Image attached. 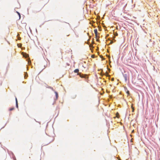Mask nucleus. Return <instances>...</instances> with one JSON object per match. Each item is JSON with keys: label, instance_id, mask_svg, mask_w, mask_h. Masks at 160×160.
Segmentation results:
<instances>
[{"label": "nucleus", "instance_id": "nucleus-1", "mask_svg": "<svg viewBox=\"0 0 160 160\" xmlns=\"http://www.w3.org/2000/svg\"><path fill=\"white\" fill-rule=\"evenodd\" d=\"M94 33L95 34V35L96 38H99V35H98L97 29H94Z\"/></svg>", "mask_w": 160, "mask_h": 160}, {"label": "nucleus", "instance_id": "nucleus-2", "mask_svg": "<svg viewBox=\"0 0 160 160\" xmlns=\"http://www.w3.org/2000/svg\"><path fill=\"white\" fill-rule=\"evenodd\" d=\"M80 77L82 78H84L86 79L88 78V76L87 74H82L80 75Z\"/></svg>", "mask_w": 160, "mask_h": 160}, {"label": "nucleus", "instance_id": "nucleus-3", "mask_svg": "<svg viewBox=\"0 0 160 160\" xmlns=\"http://www.w3.org/2000/svg\"><path fill=\"white\" fill-rule=\"evenodd\" d=\"M123 76L126 82L127 81L128 78V75L127 74H125L123 75Z\"/></svg>", "mask_w": 160, "mask_h": 160}, {"label": "nucleus", "instance_id": "nucleus-4", "mask_svg": "<svg viewBox=\"0 0 160 160\" xmlns=\"http://www.w3.org/2000/svg\"><path fill=\"white\" fill-rule=\"evenodd\" d=\"M16 100V107L18 108V100L17 99V98L16 97L15 98Z\"/></svg>", "mask_w": 160, "mask_h": 160}, {"label": "nucleus", "instance_id": "nucleus-5", "mask_svg": "<svg viewBox=\"0 0 160 160\" xmlns=\"http://www.w3.org/2000/svg\"><path fill=\"white\" fill-rule=\"evenodd\" d=\"M55 93L56 97V99H58V94L57 92L56 91H55Z\"/></svg>", "mask_w": 160, "mask_h": 160}, {"label": "nucleus", "instance_id": "nucleus-6", "mask_svg": "<svg viewBox=\"0 0 160 160\" xmlns=\"http://www.w3.org/2000/svg\"><path fill=\"white\" fill-rule=\"evenodd\" d=\"M17 37L18 40H20L21 39V38L20 37L19 34L18 33L17 35Z\"/></svg>", "mask_w": 160, "mask_h": 160}, {"label": "nucleus", "instance_id": "nucleus-7", "mask_svg": "<svg viewBox=\"0 0 160 160\" xmlns=\"http://www.w3.org/2000/svg\"><path fill=\"white\" fill-rule=\"evenodd\" d=\"M79 69H75L74 71V72L75 73H78L79 72Z\"/></svg>", "mask_w": 160, "mask_h": 160}, {"label": "nucleus", "instance_id": "nucleus-8", "mask_svg": "<svg viewBox=\"0 0 160 160\" xmlns=\"http://www.w3.org/2000/svg\"><path fill=\"white\" fill-rule=\"evenodd\" d=\"M132 108V112H134V108L133 107H132V106L131 107Z\"/></svg>", "mask_w": 160, "mask_h": 160}, {"label": "nucleus", "instance_id": "nucleus-9", "mask_svg": "<svg viewBox=\"0 0 160 160\" xmlns=\"http://www.w3.org/2000/svg\"><path fill=\"white\" fill-rule=\"evenodd\" d=\"M48 88H50L51 89L52 91H54V90L53 89V88H52V87H48Z\"/></svg>", "mask_w": 160, "mask_h": 160}, {"label": "nucleus", "instance_id": "nucleus-10", "mask_svg": "<svg viewBox=\"0 0 160 160\" xmlns=\"http://www.w3.org/2000/svg\"><path fill=\"white\" fill-rule=\"evenodd\" d=\"M14 109V108H11L9 109V110L11 111L13 110Z\"/></svg>", "mask_w": 160, "mask_h": 160}, {"label": "nucleus", "instance_id": "nucleus-11", "mask_svg": "<svg viewBox=\"0 0 160 160\" xmlns=\"http://www.w3.org/2000/svg\"><path fill=\"white\" fill-rule=\"evenodd\" d=\"M104 75H106V76L108 77L109 76L108 73H107V74H104Z\"/></svg>", "mask_w": 160, "mask_h": 160}, {"label": "nucleus", "instance_id": "nucleus-12", "mask_svg": "<svg viewBox=\"0 0 160 160\" xmlns=\"http://www.w3.org/2000/svg\"><path fill=\"white\" fill-rule=\"evenodd\" d=\"M113 43V42L112 41H111L110 42V43L112 44Z\"/></svg>", "mask_w": 160, "mask_h": 160}, {"label": "nucleus", "instance_id": "nucleus-13", "mask_svg": "<svg viewBox=\"0 0 160 160\" xmlns=\"http://www.w3.org/2000/svg\"><path fill=\"white\" fill-rule=\"evenodd\" d=\"M17 13H18V15H19V16H20V13L19 12H17Z\"/></svg>", "mask_w": 160, "mask_h": 160}, {"label": "nucleus", "instance_id": "nucleus-14", "mask_svg": "<svg viewBox=\"0 0 160 160\" xmlns=\"http://www.w3.org/2000/svg\"><path fill=\"white\" fill-rule=\"evenodd\" d=\"M118 35V33H116V34H115V35L116 36H117Z\"/></svg>", "mask_w": 160, "mask_h": 160}, {"label": "nucleus", "instance_id": "nucleus-15", "mask_svg": "<svg viewBox=\"0 0 160 160\" xmlns=\"http://www.w3.org/2000/svg\"><path fill=\"white\" fill-rule=\"evenodd\" d=\"M113 80H114V78H112V81Z\"/></svg>", "mask_w": 160, "mask_h": 160}, {"label": "nucleus", "instance_id": "nucleus-16", "mask_svg": "<svg viewBox=\"0 0 160 160\" xmlns=\"http://www.w3.org/2000/svg\"><path fill=\"white\" fill-rule=\"evenodd\" d=\"M127 92V93H128L129 92V91H128Z\"/></svg>", "mask_w": 160, "mask_h": 160}]
</instances>
